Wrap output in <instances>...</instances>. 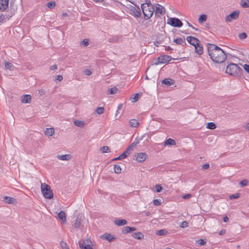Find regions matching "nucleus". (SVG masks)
I'll return each instance as SVG.
<instances>
[{
  "mask_svg": "<svg viewBox=\"0 0 249 249\" xmlns=\"http://www.w3.org/2000/svg\"><path fill=\"white\" fill-rule=\"evenodd\" d=\"M130 10V14L132 16H134L135 18H138L141 17V10L139 8L136 9L135 7L131 6Z\"/></svg>",
  "mask_w": 249,
  "mask_h": 249,
  "instance_id": "9d476101",
  "label": "nucleus"
},
{
  "mask_svg": "<svg viewBox=\"0 0 249 249\" xmlns=\"http://www.w3.org/2000/svg\"><path fill=\"white\" fill-rule=\"evenodd\" d=\"M74 124L79 127H83L85 125V122L82 121L75 120L74 121Z\"/></svg>",
  "mask_w": 249,
  "mask_h": 249,
  "instance_id": "cd10ccee",
  "label": "nucleus"
},
{
  "mask_svg": "<svg viewBox=\"0 0 249 249\" xmlns=\"http://www.w3.org/2000/svg\"><path fill=\"white\" fill-rule=\"evenodd\" d=\"M186 40L190 44L194 46L198 45V43L200 42L198 39L191 36L187 37Z\"/></svg>",
  "mask_w": 249,
  "mask_h": 249,
  "instance_id": "f8f14e48",
  "label": "nucleus"
},
{
  "mask_svg": "<svg viewBox=\"0 0 249 249\" xmlns=\"http://www.w3.org/2000/svg\"><path fill=\"white\" fill-rule=\"evenodd\" d=\"M127 157V155L124 152L122 154H121L119 156V159H121V160L124 159Z\"/></svg>",
  "mask_w": 249,
  "mask_h": 249,
  "instance_id": "3c124183",
  "label": "nucleus"
},
{
  "mask_svg": "<svg viewBox=\"0 0 249 249\" xmlns=\"http://www.w3.org/2000/svg\"><path fill=\"white\" fill-rule=\"evenodd\" d=\"M21 101L22 103H30L31 101V96L29 94L22 95Z\"/></svg>",
  "mask_w": 249,
  "mask_h": 249,
  "instance_id": "dca6fc26",
  "label": "nucleus"
},
{
  "mask_svg": "<svg viewBox=\"0 0 249 249\" xmlns=\"http://www.w3.org/2000/svg\"><path fill=\"white\" fill-rule=\"evenodd\" d=\"M82 44L84 46H87L89 45V40L88 39H84L81 42Z\"/></svg>",
  "mask_w": 249,
  "mask_h": 249,
  "instance_id": "8fccbe9b",
  "label": "nucleus"
},
{
  "mask_svg": "<svg viewBox=\"0 0 249 249\" xmlns=\"http://www.w3.org/2000/svg\"><path fill=\"white\" fill-rule=\"evenodd\" d=\"M153 204L155 206H159L160 204V201L159 200L156 199L154 200Z\"/></svg>",
  "mask_w": 249,
  "mask_h": 249,
  "instance_id": "864d4df0",
  "label": "nucleus"
},
{
  "mask_svg": "<svg viewBox=\"0 0 249 249\" xmlns=\"http://www.w3.org/2000/svg\"><path fill=\"white\" fill-rule=\"evenodd\" d=\"M60 244L61 246L63 249H68V248L67 247V244L66 243L64 242L63 241H62Z\"/></svg>",
  "mask_w": 249,
  "mask_h": 249,
  "instance_id": "4d7b16f0",
  "label": "nucleus"
},
{
  "mask_svg": "<svg viewBox=\"0 0 249 249\" xmlns=\"http://www.w3.org/2000/svg\"><path fill=\"white\" fill-rule=\"evenodd\" d=\"M82 219L79 217L75 219L74 227L76 229L79 228L81 224Z\"/></svg>",
  "mask_w": 249,
  "mask_h": 249,
  "instance_id": "c85d7f7f",
  "label": "nucleus"
},
{
  "mask_svg": "<svg viewBox=\"0 0 249 249\" xmlns=\"http://www.w3.org/2000/svg\"><path fill=\"white\" fill-rule=\"evenodd\" d=\"M207 19V16L206 15H201L198 19V22L200 23H201L204 21H205Z\"/></svg>",
  "mask_w": 249,
  "mask_h": 249,
  "instance_id": "e433bc0d",
  "label": "nucleus"
},
{
  "mask_svg": "<svg viewBox=\"0 0 249 249\" xmlns=\"http://www.w3.org/2000/svg\"><path fill=\"white\" fill-rule=\"evenodd\" d=\"M167 24L176 27H180L182 26V23L180 20L175 18H169L167 20Z\"/></svg>",
  "mask_w": 249,
  "mask_h": 249,
  "instance_id": "423d86ee",
  "label": "nucleus"
},
{
  "mask_svg": "<svg viewBox=\"0 0 249 249\" xmlns=\"http://www.w3.org/2000/svg\"><path fill=\"white\" fill-rule=\"evenodd\" d=\"M132 150L130 147H128L124 152L127 155V156L131 153Z\"/></svg>",
  "mask_w": 249,
  "mask_h": 249,
  "instance_id": "09e8293b",
  "label": "nucleus"
},
{
  "mask_svg": "<svg viewBox=\"0 0 249 249\" xmlns=\"http://www.w3.org/2000/svg\"><path fill=\"white\" fill-rule=\"evenodd\" d=\"M180 227L182 228H185L188 226V223L187 221H183L181 222Z\"/></svg>",
  "mask_w": 249,
  "mask_h": 249,
  "instance_id": "de8ad7c7",
  "label": "nucleus"
},
{
  "mask_svg": "<svg viewBox=\"0 0 249 249\" xmlns=\"http://www.w3.org/2000/svg\"><path fill=\"white\" fill-rule=\"evenodd\" d=\"M2 201L8 204H14L16 199L10 196H5L3 197Z\"/></svg>",
  "mask_w": 249,
  "mask_h": 249,
  "instance_id": "f3484780",
  "label": "nucleus"
},
{
  "mask_svg": "<svg viewBox=\"0 0 249 249\" xmlns=\"http://www.w3.org/2000/svg\"><path fill=\"white\" fill-rule=\"evenodd\" d=\"M57 65H53L51 67V70H54L57 69Z\"/></svg>",
  "mask_w": 249,
  "mask_h": 249,
  "instance_id": "338daca9",
  "label": "nucleus"
},
{
  "mask_svg": "<svg viewBox=\"0 0 249 249\" xmlns=\"http://www.w3.org/2000/svg\"><path fill=\"white\" fill-rule=\"evenodd\" d=\"M54 129L53 128H46L45 133L48 136H52L54 134Z\"/></svg>",
  "mask_w": 249,
  "mask_h": 249,
  "instance_id": "bb28decb",
  "label": "nucleus"
},
{
  "mask_svg": "<svg viewBox=\"0 0 249 249\" xmlns=\"http://www.w3.org/2000/svg\"><path fill=\"white\" fill-rule=\"evenodd\" d=\"M118 90V89L116 87L111 88L108 90L107 93L109 94H115Z\"/></svg>",
  "mask_w": 249,
  "mask_h": 249,
  "instance_id": "473e14b6",
  "label": "nucleus"
},
{
  "mask_svg": "<svg viewBox=\"0 0 249 249\" xmlns=\"http://www.w3.org/2000/svg\"><path fill=\"white\" fill-rule=\"evenodd\" d=\"M244 70L248 73H249V64H245L244 65Z\"/></svg>",
  "mask_w": 249,
  "mask_h": 249,
  "instance_id": "6e6d98bb",
  "label": "nucleus"
},
{
  "mask_svg": "<svg viewBox=\"0 0 249 249\" xmlns=\"http://www.w3.org/2000/svg\"><path fill=\"white\" fill-rule=\"evenodd\" d=\"M4 19V16L1 14L0 15V22H1Z\"/></svg>",
  "mask_w": 249,
  "mask_h": 249,
  "instance_id": "774afa93",
  "label": "nucleus"
},
{
  "mask_svg": "<svg viewBox=\"0 0 249 249\" xmlns=\"http://www.w3.org/2000/svg\"><path fill=\"white\" fill-rule=\"evenodd\" d=\"M118 38H119L117 36H112L109 39V42H117L118 40Z\"/></svg>",
  "mask_w": 249,
  "mask_h": 249,
  "instance_id": "c03bdc74",
  "label": "nucleus"
},
{
  "mask_svg": "<svg viewBox=\"0 0 249 249\" xmlns=\"http://www.w3.org/2000/svg\"><path fill=\"white\" fill-rule=\"evenodd\" d=\"M132 236L137 239H141L143 238V235L140 232L133 233L132 234Z\"/></svg>",
  "mask_w": 249,
  "mask_h": 249,
  "instance_id": "b1692460",
  "label": "nucleus"
},
{
  "mask_svg": "<svg viewBox=\"0 0 249 249\" xmlns=\"http://www.w3.org/2000/svg\"><path fill=\"white\" fill-rule=\"evenodd\" d=\"M41 190L45 198L51 199L53 197V193L49 185L45 183L41 184Z\"/></svg>",
  "mask_w": 249,
  "mask_h": 249,
  "instance_id": "20e7f679",
  "label": "nucleus"
},
{
  "mask_svg": "<svg viewBox=\"0 0 249 249\" xmlns=\"http://www.w3.org/2000/svg\"><path fill=\"white\" fill-rule=\"evenodd\" d=\"M79 246L81 249H93L90 245H86L84 241L79 242Z\"/></svg>",
  "mask_w": 249,
  "mask_h": 249,
  "instance_id": "412c9836",
  "label": "nucleus"
},
{
  "mask_svg": "<svg viewBox=\"0 0 249 249\" xmlns=\"http://www.w3.org/2000/svg\"><path fill=\"white\" fill-rule=\"evenodd\" d=\"M226 233V230H222L219 231V235H224Z\"/></svg>",
  "mask_w": 249,
  "mask_h": 249,
  "instance_id": "0e129e2a",
  "label": "nucleus"
},
{
  "mask_svg": "<svg viewBox=\"0 0 249 249\" xmlns=\"http://www.w3.org/2000/svg\"><path fill=\"white\" fill-rule=\"evenodd\" d=\"M71 155L70 154L58 155L57 156L58 159L62 160H68L71 159Z\"/></svg>",
  "mask_w": 249,
  "mask_h": 249,
  "instance_id": "a211bd4d",
  "label": "nucleus"
},
{
  "mask_svg": "<svg viewBox=\"0 0 249 249\" xmlns=\"http://www.w3.org/2000/svg\"><path fill=\"white\" fill-rule=\"evenodd\" d=\"M139 93H136L135 94L134 97L133 98V99L134 100L133 101V102L134 103L138 101V100L139 99Z\"/></svg>",
  "mask_w": 249,
  "mask_h": 249,
  "instance_id": "5fc2aeb1",
  "label": "nucleus"
},
{
  "mask_svg": "<svg viewBox=\"0 0 249 249\" xmlns=\"http://www.w3.org/2000/svg\"><path fill=\"white\" fill-rule=\"evenodd\" d=\"M155 187L156 192L158 193L160 192L162 189V187L160 186V185L159 184L156 185Z\"/></svg>",
  "mask_w": 249,
  "mask_h": 249,
  "instance_id": "a18cd8bd",
  "label": "nucleus"
},
{
  "mask_svg": "<svg viewBox=\"0 0 249 249\" xmlns=\"http://www.w3.org/2000/svg\"><path fill=\"white\" fill-rule=\"evenodd\" d=\"M114 223L118 226H123L127 224V221L125 219H117L114 221Z\"/></svg>",
  "mask_w": 249,
  "mask_h": 249,
  "instance_id": "4be33fe9",
  "label": "nucleus"
},
{
  "mask_svg": "<svg viewBox=\"0 0 249 249\" xmlns=\"http://www.w3.org/2000/svg\"><path fill=\"white\" fill-rule=\"evenodd\" d=\"M135 160L139 162L144 161L147 157L145 153H138L135 155Z\"/></svg>",
  "mask_w": 249,
  "mask_h": 249,
  "instance_id": "1a4fd4ad",
  "label": "nucleus"
},
{
  "mask_svg": "<svg viewBox=\"0 0 249 249\" xmlns=\"http://www.w3.org/2000/svg\"><path fill=\"white\" fill-rule=\"evenodd\" d=\"M62 79H63V76L60 75H57L56 77L55 78V80L58 81L59 82L61 81L62 80Z\"/></svg>",
  "mask_w": 249,
  "mask_h": 249,
  "instance_id": "bf43d9fd",
  "label": "nucleus"
},
{
  "mask_svg": "<svg viewBox=\"0 0 249 249\" xmlns=\"http://www.w3.org/2000/svg\"><path fill=\"white\" fill-rule=\"evenodd\" d=\"M208 52L211 59L215 63H218V46L213 44H208Z\"/></svg>",
  "mask_w": 249,
  "mask_h": 249,
  "instance_id": "7ed1b4c3",
  "label": "nucleus"
},
{
  "mask_svg": "<svg viewBox=\"0 0 249 249\" xmlns=\"http://www.w3.org/2000/svg\"><path fill=\"white\" fill-rule=\"evenodd\" d=\"M138 142H133V143H132L128 147H131V149L132 150L133 149V148L134 147H135V146H136V145L137 144Z\"/></svg>",
  "mask_w": 249,
  "mask_h": 249,
  "instance_id": "680f3d73",
  "label": "nucleus"
},
{
  "mask_svg": "<svg viewBox=\"0 0 249 249\" xmlns=\"http://www.w3.org/2000/svg\"><path fill=\"white\" fill-rule=\"evenodd\" d=\"M249 181L247 179H244L241 180L239 182V185L241 187H245L247 186L248 184Z\"/></svg>",
  "mask_w": 249,
  "mask_h": 249,
  "instance_id": "a19ab883",
  "label": "nucleus"
},
{
  "mask_svg": "<svg viewBox=\"0 0 249 249\" xmlns=\"http://www.w3.org/2000/svg\"><path fill=\"white\" fill-rule=\"evenodd\" d=\"M136 230V228L135 227H131L129 226L124 227L123 228L122 230V232L123 233H129L131 231H134Z\"/></svg>",
  "mask_w": 249,
  "mask_h": 249,
  "instance_id": "6ab92c4d",
  "label": "nucleus"
},
{
  "mask_svg": "<svg viewBox=\"0 0 249 249\" xmlns=\"http://www.w3.org/2000/svg\"><path fill=\"white\" fill-rule=\"evenodd\" d=\"M195 51L196 53L199 54H201L203 52V47L199 43H198V45H196L195 46Z\"/></svg>",
  "mask_w": 249,
  "mask_h": 249,
  "instance_id": "aec40b11",
  "label": "nucleus"
},
{
  "mask_svg": "<svg viewBox=\"0 0 249 249\" xmlns=\"http://www.w3.org/2000/svg\"><path fill=\"white\" fill-rule=\"evenodd\" d=\"M95 111L98 114H102L104 113V108L103 107H98L97 108Z\"/></svg>",
  "mask_w": 249,
  "mask_h": 249,
  "instance_id": "79ce46f5",
  "label": "nucleus"
},
{
  "mask_svg": "<svg viewBox=\"0 0 249 249\" xmlns=\"http://www.w3.org/2000/svg\"><path fill=\"white\" fill-rule=\"evenodd\" d=\"M240 194H239V193H236V194L230 195L229 196V199H231V200H232V199H233L238 198H239L240 197Z\"/></svg>",
  "mask_w": 249,
  "mask_h": 249,
  "instance_id": "58836bf2",
  "label": "nucleus"
},
{
  "mask_svg": "<svg viewBox=\"0 0 249 249\" xmlns=\"http://www.w3.org/2000/svg\"><path fill=\"white\" fill-rule=\"evenodd\" d=\"M176 144V142L174 140L169 138L167 140H166L164 143V146L168 145H175Z\"/></svg>",
  "mask_w": 249,
  "mask_h": 249,
  "instance_id": "393cba45",
  "label": "nucleus"
},
{
  "mask_svg": "<svg viewBox=\"0 0 249 249\" xmlns=\"http://www.w3.org/2000/svg\"><path fill=\"white\" fill-rule=\"evenodd\" d=\"M9 0H0V11H4L8 7Z\"/></svg>",
  "mask_w": 249,
  "mask_h": 249,
  "instance_id": "ddd939ff",
  "label": "nucleus"
},
{
  "mask_svg": "<svg viewBox=\"0 0 249 249\" xmlns=\"http://www.w3.org/2000/svg\"><path fill=\"white\" fill-rule=\"evenodd\" d=\"M209 166L210 165L208 163L205 164L202 166V169H207L209 167Z\"/></svg>",
  "mask_w": 249,
  "mask_h": 249,
  "instance_id": "e2e57ef3",
  "label": "nucleus"
},
{
  "mask_svg": "<svg viewBox=\"0 0 249 249\" xmlns=\"http://www.w3.org/2000/svg\"><path fill=\"white\" fill-rule=\"evenodd\" d=\"M173 41L178 45H182L184 42L183 39L180 37L174 39Z\"/></svg>",
  "mask_w": 249,
  "mask_h": 249,
  "instance_id": "7c9ffc66",
  "label": "nucleus"
},
{
  "mask_svg": "<svg viewBox=\"0 0 249 249\" xmlns=\"http://www.w3.org/2000/svg\"><path fill=\"white\" fill-rule=\"evenodd\" d=\"M239 11L235 10L227 16L225 20L227 22H231L232 20L237 19L239 18Z\"/></svg>",
  "mask_w": 249,
  "mask_h": 249,
  "instance_id": "6e6552de",
  "label": "nucleus"
},
{
  "mask_svg": "<svg viewBox=\"0 0 249 249\" xmlns=\"http://www.w3.org/2000/svg\"><path fill=\"white\" fill-rule=\"evenodd\" d=\"M196 243L197 244L198 246H201L205 245L206 244V242L204 240L200 239L197 240Z\"/></svg>",
  "mask_w": 249,
  "mask_h": 249,
  "instance_id": "ea45409f",
  "label": "nucleus"
},
{
  "mask_svg": "<svg viewBox=\"0 0 249 249\" xmlns=\"http://www.w3.org/2000/svg\"><path fill=\"white\" fill-rule=\"evenodd\" d=\"M161 83L166 86H170L175 84V81L171 78H165L161 81Z\"/></svg>",
  "mask_w": 249,
  "mask_h": 249,
  "instance_id": "2eb2a0df",
  "label": "nucleus"
},
{
  "mask_svg": "<svg viewBox=\"0 0 249 249\" xmlns=\"http://www.w3.org/2000/svg\"><path fill=\"white\" fill-rule=\"evenodd\" d=\"M100 238L107 240L109 242L113 241L115 238L114 236L111 235L110 233H106L101 235Z\"/></svg>",
  "mask_w": 249,
  "mask_h": 249,
  "instance_id": "4468645a",
  "label": "nucleus"
},
{
  "mask_svg": "<svg viewBox=\"0 0 249 249\" xmlns=\"http://www.w3.org/2000/svg\"><path fill=\"white\" fill-rule=\"evenodd\" d=\"M157 6L155 9V15L157 17H160L161 15L164 14L165 12V9L164 8L159 4H157Z\"/></svg>",
  "mask_w": 249,
  "mask_h": 249,
  "instance_id": "9b49d317",
  "label": "nucleus"
},
{
  "mask_svg": "<svg viewBox=\"0 0 249 249\" xmlns=\"http://www.w3.org/2000/svg\"><path fill=\"white\" fill-rule=\"evenodd\" d=\"M239 37L240 39H244L247 37V34L245 33H242L239 35Z\"/></svg>",
  "mask_w": 249,
  "mask_h": 249,
  "instance_id": "37998d69",
  "label": "nucleus"
},
{
  "mask_svg": "<svg viewBox=\"0 0 249 249\" xmlns=\"http://www.w3.org/2000/svg\"><path fill=\"white\" fill-rule=\"evenodd\" d=\"M146 3H143L141 5L144 18L145 19H149L153 15L154 12V8L151 3L150 0H146Z\"/></svg>",
  "mask_w": 249,
  "mask_h": 249,
  "instance_id": "f03ea898",
  "label": "nucleus"
},
{
  "mask_svg": "<svg viewBox=\"0 0 249 249\" xmlns=\"http://www.w3.org/2000/svg\"><path fill=\"white\" fill-rule=\"evenodd\" d=\"M241 5L243 8L249 7V0H242Z\"/></svg>",
  "mask_w": 249,
  "mask_h": 249,
  "instance_id": "c756f323",
  "label": "nucleus"
},
{
  "mask_svg": "<svg viewBox=\"0 0 249 249\" xmlns=\"http://www.w3.org/2000/svg\"><path fill=\"white\" fill-rule=\"evenodd\" d=\"M167 231L166 230H160L156 231V234L158 235H165L167 234Z\"/></svg>",
  "mask_w": 249,
  "mask_h": 249,
  "instance_id": "72a5a7b5",
  "label": "nucleus"
},
{
  "mask_svg": "<svg viewBox=\"0 0 249 249\" xmlns=\"http://www.w3.org/2000/svg\"><path fill=\"white\" fill-rule=\"evenodd\" d=\"M114 170L115 173L120 174L122 169L119 165L116 164L114 166Z\"/></svg>",
  "mask_w": 249,
  "mask_h": 249,
  "instance_id": "4c0bfd02",
  "label": "nucleus"
},
{
  "mask_svg": "<svg viewBox=\"0 0 249 249\" xmlns=\"http://www.w3.org/2000/svg\"><path fill=\"white\" fill-rule=\"evenodd\" d=\"M216 127L215 124L213 122H210L207 124V128L210 129H213Z\"/></svg>",
  "mask_w": 249,
  "mask_h": 249,
  "instance_id": "c9c22d12",
  "label": "nucleus"
},
{
  "mask_svg": "<svg viewBox=\"0 0 249 249\" xmlns=\"http://www.w3.org/2000/svg\"><path fill=\"white\" fill-rule=\"evenodd\" d=\"M158 61L155 62L154 64L157 65L160 63H166L169 62L171 60V57L169 55H164L159 56Z\"/></svg>",
  "mask_w": 249,
  "mask_h": 249,
  "instance_id": "0eeeda50",
  "label": "nucleus"
},
{
  "mask_svg": "<svg viewBox=\"0 0 249 249\" xmlns=\"http://www.w3.org/2000/svg\"><path fill=\"white\" fill-rule=\"evenodd\" d=\"M225 72L234 77H240L242 75L243 70L237 64L231 63L226 66Z\"/></svg>",
  "mask_w": 249,
  "mask_h": 249,
  "instance_id": "f257e3e1",
  "label": "nucleus"
},
{
  "mask_svg": "<svg viewBox=\"0 0 249 249\" xmlns=\"http://www.w3.org/2000/svg\"><path fill=\"white\" fill-rule=\"evenodd\" d=\"M58 216L59 218L62 220V221L64 223L66 222V217L65 213L64 211H60L58 213Z\"/></svg>",
  "mask_w": 249,
  "mask_h": 249,
  "instance_id": "5701e85b",
  "label": "nucleus"
},
{
  "mask_svg": "<svg viewBox=\"0 0 249 249\" xmlns=\"http://www.w3.org/2000/svg\"><path fill=\"white\" fill-rule=\"evenodd\" d=\"M100 150L103 153H108L110 152L109 148L107 146H104L101 147L100 148Z\"/></svg>",
  "mask_w": 249,
  "mask_h": 249,
  "instance_id": "f704fd0d",
  "label": "nucleus"
},
{
  "mask_svg": "<svg viewBox=\"0 0 249 249\" xmlns=\"http://www.w3.org/2000/svg\"><path fill=\"white\" fill-rule=\"evenodd\" d=\"M55 5L54 1H50L48 3L47 6L49 8H53Z\"/></svg>",
  "mask_w": 249,
  "mask_h": 249,
  "instance_id": "49530a36",
  "label": "nucleus"
},
{
  "mask_svg": "<svg viewBox=\"0 0 249 249\" xmlns=\"http://www.w3.org/2000/svg\"><path fill=\"white\" fill-rule=\"evenodd\" d=\"M38 94H39L40 96H42L43 95H44L45 94V90H44L43 89H39L38 90Z\"/></svg>",
  "mask_w": 249,
  "mask_h": 249,
  "instance_id": "052dcab7",
  "label": "nucleus"
},
{
  "mask_svg": "<svg viewBox=\"0 0 249 249\" xmlns=\"http://www.w3.org/2000/svg\"><path fill=\"white\" fill-rule=\"evenodd\" d=\"M84 73L85 75H87V76H89V75H90L92 73L91 71L90 70H89V69H86L85 71H84Z\"/></svg>",
  "mask_w": 249,
  "mask_h": 249,
  "instance_id": "603ef678",
  "label": "nucleus"
},
{
  "mask_svg": "<svg viewBox=\"0 0 249 249\" xmlns=\"http://www.w3.org/2000/svg\"><path fill=\"white\" fill-rule=\"evenodd\" d=\"M229 217L227 216H225L223 217V221L224 222H227L229 221Z\"/></svg>",
  "mask_w": 249,
  "mask_h": 249,
  "instance_id": "69168bd1",
  "label": "nucleus"
},
{
  "mask_svg": "<svg viewBox=\"0 0 249 249\" xmlns=\"http://www.w3.org/2000/svg\"><path fill=\"white\" fill-rule=\"evenodd\" d=\"M192 196V195L191 194H186L185 195H183L182 196V198H183V199H188V198H190Z\"/></svg>",
  "mask_w": 249,
  "mask_h": 249,
  "instance_id": "13d9d810",
  "label": "nucleus"
},
{
  "mask_svg": "<svg viewBox=\"0 0 249 249\" xmlns=\"http://www.w3.org/2000/svg\"><path fill=\"white\" fill-rule=\"evenodd\" d=\"M4 64H5V67L7 69H8L10 70H13V68L14 67L12 63L5 61L4 63Z\"/></svg>",
  "mask_w": 249,
  "mask_h": 249,
  "instance_id": "2f4dec72",
  "label": "nucleus"
},
{
  "mask_svg": "<svg viewBox=\"0 0 249 249\" xmlns=\"http://www.w3.org/2000/svg\"><path fill=\"white\" fill-rule=\"evenodd\" d=\"M129 124L130 126L133 127H137L139 124V123L137 120L134 119H131L129 121Z\"/></svg>",
  "mask_w": 249,
  "mask_h": 249,
  "instance_id": "a878e982",
  "label": "nucleus"
},
{
  "mask_svg": "<svg viewBox=\"0 0 249 249\" xmlns=\"http://www.w3.org/2000/svg\"><path fill=\"white\" fill-rule=\"evenodd\" d=\"M227 58L226 52L219 47V69L224 71L225 67L223 66L224 63Z\"/></svg>",
  "mask_w": 249,
  "mask_h": 249,
  "instance_id": "39448f33",
  "label": "nucleus"
}]
</instances>
